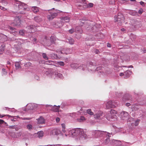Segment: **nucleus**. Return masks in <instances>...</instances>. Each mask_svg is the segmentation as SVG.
I'll return each instance as SVG.
<instances>
[{"label":"nucleus","mask_w":146,"mask_h":146,"mask_svg":"<svg viewBox=\"0 0 146 146\" xmlns=\"http://www.w3.org/2000/svg\"><path fill=\"white\" fill-rule=\"evenodd\" d=\"M14 5L16 7V9L19 11V13H20L25 14V11H29V9L27 5L18 1H16Z\"/></svg>","instance_id":"3"},{"label":"nucleus","mask_w":146,"mask_h":146,"mask_svg":"<svg viewBox=\"0 0 146 146\" xmlns=\"http://www.w3.org/2000/svg\"><path fill=\"white\" fill-rule=\"evenodd\" d=\"M139 120H137L135 122L131 123V125L132 126H133V125H134L135 126H137L139 124Z\"/></svg>","instance_id":"29"},{"label":"nucleus","mask_w":146,"mask_h":146,"mask_svg":"<svg viewBox=\"0 0 146 146\" xmlns=\"http://www.w3.org/2000/svg\"><path fill=\"white\" fill-rule=\"evenodd\" d=\"M117 1L119 3L122 4H126L127 3L128 1L125 0H116V1Z\"/></svg>","instance_id":"26"},{"label":"nucleus","mask_w":146,"mask_h":146,"mask_svg":"<svg viewBox=\"0 0 146 146\" xmlns=\"http://www.w3.org/2000/svg\"><path fill=\"white\" fill-rule=\"evenodd\" d=\"M89 133L93 137L96 138L103 137L105 135L106 137H110V135H113L112 133H110L106 131L99 130H92L90 131Z\"/></svg>","instance_id":"2"},{"label":"nucleus","mask_w":146,"mask_h":146,"mask_svg":"<svg viewBox=\"0 0 146 146\" xmlns=\"http://www.w3.org/2000/svg\"><path fill=\"white\" fill-rule=\"evenodd\" d=\"M48 56L52 59H56L58 57L57 54L55 53H50Z\"/></svg>","instance_id":"19"},{"label":"nucleus","mask_w":146,"mask_h":146,"mask_svg":"<svg viewBox=\"0 0 146 146\" xmlns=\"http://www.w3.org/2000/svg\"><path fill=\"white\" fill-rule=\"evenodd\" d=\"M35 106L34 104L30 103L28 104L26 106L25 108H23V110L26 111L30 110H32L33 109Z\"/></svg>","instance_id":"13"},{"label":"nucleus","mask_w":146,"mask_h":146,"mask_svg":"<svg viewBox=\"0 0 146 146\" xmlns=\"http://www.w3.org/2000/svg\"><path fill=\"white\" fill-rule=\"evenodd\" d=\"M131 72L129 70H127L124 73L125 78H127L129 77L131 74Z\"/></svg>","instance_id":"23"},{"label":"nucleus","mask_w":146,"mask_h":146,"mask_svg":"<svg viewBox=\"0 0 146 146\" xmlns=\"http://www.w3.org/2000/svg\"><path fill=\"white\" fill-rule=\"evenodd\" d=\"M102 67L101 66H98L96 68V70L98 71L100 70H102Z\"/></svg>","instance_id":"48"},{"label":"nucleus","mask_w":146,"mask_h":146,"mask_svg":"<svg viewBox=\"0 0 146 146\" xmlns=\"http://www.w3.org/2000/svg\"><path fill=\"white\" fill-rule=\"evenodd\" d=\"M121 30L122 31H125V29H124V28H122V29H121Z\"/></svg>","instance_id":"62"},{"label":"nucleus","mask_w":146,"mask_h":146,"mask_svg":"<svg viewBox=\"0 0 146 146\" xmlns=\"http://www.w3.org/2000/svg\"><path fill=\"white\" fill-rule=\"evenodd\" d=\"M27 127L28 129L30 130L32 129L33 126L31 124H28L27 125Z\"/></svg>","instance_id":"43"},{"label":"nucleus","mask_w":146,"mask_h":146,"mask_svg":"<svg viewBox=\"0 0 146 146\" xmlns=\"http://www.w3.org/2000/svg\"><path fill=\"white\" fill-rule=\"evenodd\" d=\"M56 122L58 123L60 121V119L59 118L57 117L56 118Z\"/></svg>","instance_id":"55"},{"label":"nucleus","mask_w":146,"mask_h":146,"mask_svg":"<svg viewBox=\"0 0 146 146\" xmlns=\"http://www.w3.org/2000/svg\"><path fill=\"white\" fill-rule=\"evenodd\" d=\"M58 12L59 11L56 10L55 11L50 12V14L48 15V19L49 20L53 19L58 15Z\"/></svg>","instance_id":"8"},{"label":"nucleus","mask_w":146,"mask_h":146,"mask_svg":"<svg viewBox=\"0 0 146 146\" xmlns=\"http://www.w3.org/2000/svg\"><path fill=\"white\" fill-rule=\"evenodd\" d=\"M60 145L61 144H59L55 145V146H60Z\"/></svg>","instance_id":"64"},{"label":"nucleus","mask_w":146,"mask_h":146,"mask_svg":"<svg viewBox=\"0 0 146 146\" xmlns=\"http://www.w3.org/2000/svg\"><path fill=\"white\" fill-rule=\"evenodd\" d=\"M143 12V10L142 9H139L138 11V13L140 14H141Z\"/></svg>","instance_id":"50"},{"label":"nucleus","mask_w":146,"mask_h":146,"mask_svg":"<svg viewBox=\"0 0 146 146\" xmlns=\"http://www.w3.org/2000/svg\"><path fill=\"white\" fill-rule=\"evenodd\" d=\"M128 13L132 16H137L138 15L137 12L135 11L130 10L129 11Z\"/></svg>","instance_id":"21"},{"label":"nucleus","mask_w":146,"mask_h":146,"mask_svg":"<svg viewBox=\"0 0 146 146\" xmlns=\"http://www.w3.org/2000/svg\"><path fill=\"white\" fill-rule=\"evenodd\" d=\"M87 113L89 115H94V113L90 109H89L86 110Z\"/></svg>","instance_id":"31"},{"label":"nucleus","mask_w":146,"mask_h":146,"mask_svg":"<svg viewBox=\"0 0 146 146\" xmlns=\"http://www.w3.org/2000/svg\"><path fill=\"white\" fill-rule=\"evenodd\" d=\"M57 64H58L61 66H63L64 65V63L62 61H60L58 62Z\"/></svg>","instance_id":"42"},{"label":"nucleus","mask_w":146,"mask_h":146,"mask_svg":"<svg viewBox=\"0 0 146 146\" xmlns=\"http://www.w3.org/2000/svg\"><path fill=\"white\" fill-rule=\"evenodd\" d=\"M124 18L121 13H118L117 15H115L114 17V21L117 22L119 25H121L124 22Z\"/></svg>","instance_id":"5"},{"label":"nucleus","mask_w":146,"mask_h":146,"mask_svg":"<svg viewBox=\"0 0 146 146\" xmlns=\"http://www.w3.org/2000/svg\"><path fill=\"white\" fill-rule=\"evenodd\" d=\"M6 115L7 116H8L9 117H13V118H14V119H16V118H15V117H19L18 116H11V115Z\"/></svg>","instance_id":"51"},{"label":"nucleus","mask_w":146,"mask_h":146,"mask_svg":"<svg viewBox=\"0 0 146 146\" xmlns=\"http://www.w3.org/2000/svg\"><path fill=\"white\" fill-rule=\"evenodd\" d=\"M107 46L108 47H111V44L109 43H107Z\"/></svg>","instance_id":"60"},{"label":"nucleus","mask_w":146,"mask_h":146,"mask_svg":"<svg viewBox=\"0 0 146 146\" xmlns=\"http://www.w3.org/2000/svg\"><path fill=\"white\" fill-rule=\"evenodd\" d=\"M7 72L5 71V69L3 68L2 69V74L3 75H5L7 74Z\"/></svg>","instance_id":"46"},{"label":"nucleus","mask_w":146,"mask_h":146,"mask_svg":"<svg viewBox=\"0 0 146 146\" xmlns=\"http://www.w3.org/2000/svg\"><path fill=\"white\" fill-rule=\"evenodd\" d=\"M25 31L23 30H20L19 32V35L23 36L25 34Z\"/></svg>","instance_id":"41"},{"label":"nucleus","mask_w":146,"mask_h":146,"mask_svg":"<svg viewBox=\"0 0 146 146\" xmlns=\"http://www.w3.org/2000/svg\"><path fill=\"white\" fill-rule=\"evenodd\" d=\"M32 11L35 13L36 12V7L35 6L31 8Z\"/></svg>","instance_id":"39"},{"label":"nucleus","mask_w":146,"mask_h":146,"mask_svg":"<svg viewBox=\"0 0 146 146\" xmlns=\"http://www.w3.org/2000/svg\"><path fill=\"white\" fill-rule=\"evenodd\" d=\"M16 69H18L21 68L20 63L19 62H16L15 65Z\"/></svg>","instance_id":"27"},{"label":"nucleus","mask_w":146,"mask_h":146,"mask_svg":"<svg viewBox=\"0 0 146 146\" xmlns=\"http://www.w3.org/2000/svg\"><path fill=\"white\" fill-rule=\"evenodd\" d=\"M125 105L127 106L128 107L131 105V104L129 103H126L125 104Z\"/></svg>","instance_id":"58"},{"label":"nucleus","mask_w":146,"mask_h":146,"mask_svg":"<svg viewBox=\"0 0 146 146\" xmlns=\"http://www.w3.org/2000/svg\"><path fill=\"white\" fill-rule=\"evenodd\" d=\"M9 128L11 129H15L16 130V128H17V126L16 125H12L10 126L9 127Z\"/></svg>","instance_id":"47"},{"label":"nucleus","mask_w":146,"mask_h":146,"mask_svg":"<svg viewBox=\"0 0 146 146\" xmlns=\"http://www.w3.org/2000/svg\"><path fill=\"white\" fill-rule=\"evenodd\" d=\"M68 40L70 44H74V40L73 39L71 38H70L69 39H68Z\"/></svg>","instance_id":"34"},{"label":"nucleus","mask_w":146,"mask_h":146,"mask_svg":"<svg viewBox=\"0 0 146 146\" xmlns=\"http://www.w3.org/2000/svg\"><path fill=\"white\" fill-rule=\"evenodd\" d=\"M93 4L91 3H89L87 5V8H90L92 7L93 6Z\"/></svg>","instance_id":"40"},{"label":"nucleus","mask_w":146,"mask_h":146,"mask_svg":"<svg viewBox=\"0 0 146 146\" xmlns=\"http://www.w3.org/2000/svg\"><path fill=\"white\" fill-rule=\"evenodd\" d=\"M42 56L43 58L45 60H48L49 58L45 53H42Z\"/></svg>","instance_id":"33"},{"label":"nucleus","mask_w":146,"mask_h":146,"mask_svg":"<svg viewBox=\"0 0 146 146\" xmlns=\"http://www.w3.org/2000/svg\"><path fill=\"white\" fill-rule=\"evenodd\" d=\"M21 19L19 16L15 18L14 20V23L15 25L19 26L21 24Z\"/></svg>","instance_id":"17"},{"label":"nucleus","mask_w":146,"mask_h":146,"mask_svg":"<svg viewBox=\"0 0 146 146\" xmlns=\"http://www.w3.org/2000/svg\"><path fill=\"white\" fill-rule=\"evenodd\" d=\"M46 107H50L51 108L52 111L54 112H57L58 111L60 106H57L56 105H54V106H52V105H46Z\"/></svg>","instance_id":"14"},{"label":"nucleus","mask_w":146,"mask_h":146,"mask_svg":"<svg viewBox=\"0 0 146 146\" xmlns=\"http://www.w3.org/2000/svg\"><path fill=\"white\" fill-rule=\"evenodd\" d=\"M58 53L68 54L70 53L69 49L66 48H63L60 51H57Z\"/></svg>","instance_id":"15"},{"label":"nucleus","mask_w":146,"mask_h":146,"mask_svg":"<svg viewBox=\"0 0 146 146\" xmlns=\"http://www.w3.org/2000/svg\"><path fill=\"white\" fill-rule=\"evenodd\" d=\"M61 19L62 20L63 22L66 23L70 21V18L67 16L62 17Z\"/></svg>","instance_id":"22"},{"label":"nucleus","mask_w":146,"mask_h":146,"mask_svg":"<svg viewBox=\"0 0 146 146\" xmlns=\"http://www.w3.org/2000/svg\"><path fill=\"white\" fill-rule=\"evenodd\" d=\"M94 52L96 54H98V53L99 52V51L98 50L96 49L95 50Z\"/></svg>","instance_id":"56"},{"label":"nucleus","mask_w":146,"mask_h":146,"mask_svg":"<svg viewBox=\"0 0 146 146\" xmlns=\"http://www.w3.org/2000/svg\"><path fill=\"white\" fill-rule=\"evenodd\" d=\"M109 137H108V138H107L105 139V140L103 142V143L104 144L106 145V144H107L109 143V142L110 141V139H109Z\"/></svg>","instance_id":"36"},{"label":"nucleus","mask_w":146,"mask_h":146,"mask_svg":"<svg viewBox=\"0 0 146 146\" xmlns=\"http://www.w3.org/2000/svg\"><path fill=\"white\" fill-rule=\"evenodd\" d=\"M105 116L102 111H99L94 115V118L96 119H100Z\"/></svg>","instance_id":"10"},{"label":"nucleus","mask_w":146,"mask_h":146,"mask_svg":"<svg viewBox=\"0 0 146 146\" xmlns=\"http://www.w3.org/2000/svg\"><path fill=\"white\" fill-rule=\"evenodd\" d=\"M124 75V73H121L119 74V75L120 76H122L123 75Z\"/></svg>","instance_id":"61"},{"label":"nucleus","mask_w":146,"mask_h":146,"mask_svg":"<svg viewBox=\"0 0 146 146\" xmlns=\"http://www.w3.org/2000/svg\"><path fill=\"white\" fill-rule=\"evenodd\" d=\"M54 61L50 60L46 61L45 62V64L49 65H53L54 64Z\"/></svg>","instance_id":"32"},{"label":"nucleus","mask_w":146,"mask_h":146,"mask_svg":"<svg viewBox=\"0 0 146 146\" xmlns=\"http://www.w3.org/2000/svg\"><path fill=\"white\" fill-rule=\"evenodd\" d=\"M116 116L115 115L111 114V116H110V117H108L107 119L111 121H115L116 119Z\"/></svg>","instance_id":"18"},{"label":"nucleus","mask_w":146,"mask_h":146,"mask_svg":"<svg viewBox=\"0 0 146 146\" xmlns=\"http://www.w3.org/2000/svg\"><path fill=\"white\" fill-rule=\"evenodd\" d=\"M118 101H109L106 104V108L107 109L113 108L119 105Z\"/></svg>","instance_id":"6"},{"label":"nucleus","mask_w":146,"mask_h":146,"mask_svg":"<svg viewBox=\"0 0 146 146\" xmlns=\"http://www.w3.org/2000/svg\"><path fill=\"white\" fill-rule=\"evenodd\" d=\"M42 11V10L40 9L39 8H38V7H37V13H38V12H41Z\"/></svg>","instance_id":"54"},{"label":"nucleus","mask_w":146,"mask_h":146,"mask_svg":"<svg viewBox=\"0 0 146 146\" xmlns=\"http://www.w3.org/2000/svg\"><path fill=\"white\" fill-rule=\"evenodd\" d=\"M31 65H32V64L31 62H28L26 63L25 64L24 66H25V67H29L31 66Z\"/></svg>","instance_id":"35"},{"label":"nucleus","mask_w":146,"mask_h":146,"mask_svg":"<svg viewBox=\"0 0 146 146\" xmlns=\"http://www.w3.org/2000/svg\"><path fill=\"white\" fill-rule=\"evenodd\" d=\"M54 78H60L61 79L63 78V76L62 74L61 73H59L58 72H55L54 73Z\"/></svg>","instance_id":"16"},{"label":"nucleus","mask_w":146,"mask_h":146,"mask_svg":"<svg viewBox=\"0 0 146 146\" xmlns=\"http://www.w3.org/2000/svg\"><path fill=\"white\" fill-rule=\"evenodd\" d=\"M86 120L85 118L83 116H81L80 118H78L77 119V120L78 122H82Z\"/></svg>","instance_id":"25"},{"label":"nucleus","mask_w":146,"mask_h":146,"mask_svg":"<svg viewBox=\"0 0 146 146\" xmlns=\"http://www.w3.org/2000/svg\"><path fill=\"white\" fill-rule=\"evenodd\" d=\"M45 123V120L43 117L40 116L39 118L37 119V123L38 124H42Z\"/></svg>","instance_id":"20"},{"label":"nucleus","mask_w":146,"mask_h":146,"mask_svg":"<svg viewBox=\"0 0 146 146\" xmlns=\"http://www.w3.org/2000/svg\"><path fill=\"white\" fill-rule=\"evenodd\" d=\"M4 122V121L0 119V124L3 123Z\"/></svg>","instance_id":"59"},{"label":"nucleus","mask_w":146,"mask_h":146,"mask_svg":"<svg viewBox=\"0 0 146 146\" xmlns=\"http://www.w3.org/2000/svg\"><path fill=\"white\" fill-rule=\"evenodd\" d=\"M42 127V126H40L38 125H37V128H41Z\"/></svg>","instance_id":"63"},{"label":"nucleus","mask_w":146,"mask_h":146,"mask_svg":"<svg viewBox=\"0 0 146 146\" xmlns=\"http://www.w3.org/2000/svg\"><path fill=\"white\" fill-rule=\"evenodd\" d=\"M51 135L54 136L57 140H59L61 137L63 136V134L60 130L58 129H54L51 131L50 132Z\"/></svg>","instance_id":"4"},{"label":"nucleus","mask_w":146,"mask_h":146,"mask_svg":"<svg viewBox=\"0 0 146 146\" xmlns=\"http://www.w3.org/2000/svg\"><path fill=\"white\" fill-rule=\"evenodd\" d=\"M91 24L92 25V26H93L92 28V29L93 32L97 31L98 29L100 28L101 27L100 24H96L94 22H92Z\"/></svg>","instance_id":"11"},{"label":"nucleus","mask_w":146,"mask_h":146,"mask_svg":"<svg viewBox=\"0 0 146 146\" xmlns=\"http://www.w3.org/2000/svg\"><path fill=\"white\" fill-rule=\"evenodd\" d=\"M115 3V0H109V3L111 5H114Z\"/></svg>","instance_id":"44"},{"label":"nucleus","mask_w":146,"mask_h":146,"mask_svg":"<svg viewBox=\"0 0 146 146\" xmlns=\"http://www.w3.org/2000/svg\"><path fill=\"white\" fill-rule=\"evenodd\" d=\"M128 113L126 111H123L120 114V117L123 120H126L128 116Z\"/></svg>","instance_id":"12"},{"label":"nucleus","mask_w":146,"mask_h":146,"mask_svg":"<svg viewBox=\"0 0 146 146\" xmlns=\"http://www.w3.org/2000/svg\"><path fill=\"white\" fill-rule=\"evenodd\" d=\"M0 9H1L2 10H3V11H5L7 10V9H6L5 7H2L1 6V7H0Z\"/></svg>","instance_id":"53"},{"label":"nucleus","mask_w":146,"mask_h":146,"mask_svg":"<svg viewBox=\"0 0 146 146\" xmlns=\"http://www.w3.org/2000/svg\"><path fill=\"white\" fill-rule=\"evenodd\" d=\"M69 134L73 137L78 136L80 139H87V136L84 133L83 129L76 128L70 130L69 131Z\"/></svg>","instance_id":"1"},{"label":"nucleus","mask_w":146,"mask_h":146,"mask_svg":"<svg viewBox=\"0 0 146 146\" xmlns=\"http://www.w3.org/2000/svg\"><path fill=\"white\" fill-rule=\"evenodd\" d=\"M27 29H28V31L30 33H32L33 32L32 31V30L34 28V27L33 26H28L27 27Z\"/></svg>","instance_id":"28"},{"label":"nucleus","mask_w":146,"mask_h":146,"mask_svg":"<svg viewBox=\"0 0 146 146\" xmlns=\"http://www.w3.org/2000/svg\"><path fill=\"white\" fill-rule=\"evenodd\" d=\"M110 113L111 115V114H114L115 115L117 113V111L113 110L111 109L110 111Z\"/></svg>","instance_id":"37"},{"label":"nucleus","mask_w":146,"mask_h":146,"mask_svg":"<svg viewBox=\"0 0 146 146\" xmlns=\"http://www.w3.org/2000/svg\"><path fill=\"white\" fill-rule=\"evenodd\" d=\"M124 58H125V60L127 61L129 60L130 59L129 56L127 55L125 56H124Z\"/></svg>","instance_id":"45"},{"label":"nucleus","mask_w":146,"mask_h":146,"mask_svg":"<svg viewBox=\"0 0 146 146\" xmlns=\"http://www.w3.org/2000/svg\"><path fill=\"white\" fill-rule=\"evenodd\" d=\"M50 40L52 44H54L55 43L54 41L56 40V38L54 36H51L50 38Z\"/></svg>","instance_id":"30"},{"label":"nucleus","mask_w":146,"mask_h":146,"mask_svg":"<svg viewBox=\"0 0 146 146\" xmlns=\"http://www.w3.org/2000/svg\"><path fill=\"white\" fill-rule=\"evenodd\" d=\"M43 73L47 75L49 77L53 78L54 77V70L52 69L44 68L43 70Z\"/></svg>","instance_id":"7"},{"label":"nucleus","mask_w":146,"mask_h":146,"mask_svg":"<svg viewBox=\"0 0 146 146\" xmlns=\"http://www.w3.org/2000/svg\"><path fill=\"white\" fill-rule=\"evenodd\" d=\"M69 32L70 34L73 33L74 32V29H73L69 30L68 31Z\"/></svg>","instance_id":"49"},{"label":"nucleus","mask_w":146,"mask_h":146,"mask_svg":"<svg viewBox=\"0 0 146 146\" xmlns=\"http://www.w3.org/2000/svg\"><path fill=\"white\" fill-rule=\"evenodd\" d=\"M1 3L4 6L7 5L8 3L5 0H2Z\"/></svg>","instance_id":"38"},{"label":"nucleus","mask_w":146,"mask_h":146,"mask_svg":"<svg viewBox=\"0 0 146 146\" xmlns=\"http://www.w3.org/2000/svg\"><path fill=\"white\" fill-rule=\"evenodd\" d=\"M140 4L141 5H142L143 7H144L145 6V5L144 4V3L142 1H140Z\"/></svg>","instance_id":"52"},{"label":"nucleus","mask_w":146,"mask_h":146,"mask_svg":"<svg viewBox=\"0 0 146 146\" xmlns=\"http://www.w3.org/2000/svg\"><path fill=\"white\" fill-rule=\"evenodd\" d=\"M44 133L43 131H40L37 133V136L39 138H42L43 135Z\"/></svg>","instance_id":"24"},{"label":"nucleus","mask_w":146,"mask_h":146,"mask_svg":"<svg viewBox=\"0 0 146 146\" xmlns=\"http://www.w3.org/2000/svg\"><path fill=\"white\" fill-rule=\"evenodd\" d=\"M70 67L74 69H77L79 68L80 69H82L83 70H84L86 68V66L84 65H82V66H79L77 64H72L70 65Z\"/></svg>","instance_id":"9"},{"label":"nucleus","mask_w":146,"mask_h":146,"mask_svg":"<svg viewBox=\"0 0 146 146\" xmlns=\"http://www.w3.org/2000/svg\"><path fill=\"white\" fill-rule=\"evenodd\" d=\"M61 125L63 129H65V125L64 123H62L61 124Z\"/></svg>","instance_id":"57"}]
</instances>
